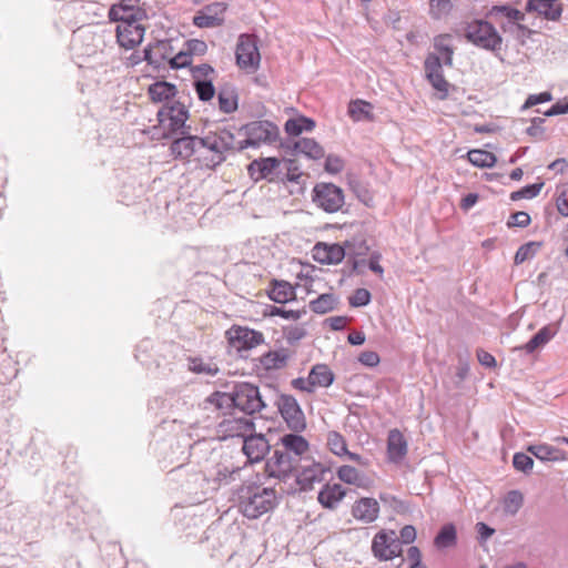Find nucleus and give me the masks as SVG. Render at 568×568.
I'll use <instances>...</instances> for the list:
<instances>
[{
  "label": "nucleus",
  "mask_w": 568,
  "mask_h": 568,
  "mask_svg": "<svg viewBox=\"0 0 568 568\" xmlns=\"http://www.w3.org/2000/svg\"><path fill=\"white\" fill-rule=\"evenodd\" d=\"M276 491L262 486H246L242 489L240 507L245 517L255 519L276 506Z\"/></svg>",
  "instance_id": "obj_1"
},
{
  "label": "nucleus",
  "mask_w": 568,
  "mask_h": 568,
  "mask_svg": "<svg viewBox=\"0 0 568 568\" xmlns=\"http://www.w3.org/2000/svg\"><path fill=\"white\" fill-rule=\"evenodd\" d=\"M240 132L245 139L239 141L237 151L272 144L276 142L280 136L277 125L266 120L250 122L243 125Z\"/></svg>",
  "instance_id": "obj_2"
},
{
  "label": "nucleus",
  "mask_w": 568,
  "mask_h": 568,
  "mask_svg": "<svg viewBox=\"0 0 568 568\" xmlns=\"http://www.w3.org/2000/svg\"><path fill=\"white\" fill-rule=\"evenodd\" d=\"M466 39L478 48L487 51H499L503 45V38L491 22L475 20L466 27Z\"/></svg>",
  "instance_id": "obj_3"
},
{
  "label": "nucleus",
  "mask_w": 568,
  "mask_h": 568,
  "mask_svg": "<svg viewBox=\"0 0 568 568\" xmlns=\"http://www.w3.org/2000/svg\"><path fill=\"white\" fill-rule=\"evenodd\" d=\"M487 18L498 24L505 33L515 34L525 30L521 24L525 13L509 4L491 7L487 12Z\"/></svg>",
  "instance_id": "obj_4"
},
{
  "label": "nucleus",
  "mask_w": 568,
  "mask_h": 568,
  "mask_svg": "<svg viewBox=\"0 0 568 568\" xmlns=\"http://www.w3.org/2000/svg\"><path fill=\"white\" fill-rule=\"evenodd\" d=\"M312 200L317 207L327 213L338 212L345 203L343 190L333 183L324 182L314 186Z\"/></svg>",
  "instance_id": "obj_5"
},
{
  "label": "nucleus",
  "mask_w": 568,
  "mask_h": 568,
  "mask_svg": "<svg viewBox=\"0 0 568 568\" xmlns=\"http://www.w3.org/2000/svg\"><path fill=\"white\" fill-rule=\"evenodd\" d=\"M110 20L118 22L116 39L120 47L129 50L135 48L142 42L145 32V20H136L135 18Z\"/></svg>",
  "instance_id": "obj_6"
},
{
  "label": "nucleus",
  "mask_w": 568,
  "mask_h": 568,
  "mask_svg": "<svg viewBox=\"0 0 568 568\" xmlns=\"http://www.w3.org/2000/svg\"><path fill=\"white\" fill-rule=\"evenodd\" d=\"M255 429L253 418L246 415L230 414L216 426V435L224 440L233 437L244 438Z\"/></svg>",
  "instance_id": "obj_7"
},
{
  "label": "nucleus",
  "mask_w": 568,
  "mask_h": 568,
  "mask_svg": "<svg viewBox=\"0 0 568 568\" xmlns=\"http://www.w3.org/2000/svg\"><path fill=\"white\" fill-rule=\"evenodd\" d=\"M234 407L240 409L243 415L250 416L262 410L265 404L262 400L260 390L256 386L242 383L234 387Z\"/></svg>",
  "instance_id": "obj_8"
},
{
  "label": "nucleus",
  "mask_w": 568,
  "mask_h": 568,
  "mask_svg": "<svg viewBox=\"0 0 568 568\" xmlns=\"http://www.w3.org/2000/svg\"><path fill=\"white\" fill-rule=\"evenodd\" d=\"M158 118L163 129L169 131V134H184L185 122L189 118L186 108L180 103L164 105L159 112Z\"/></svg>",
  "instance_id": "obj_9"
},
{
  "label": "nucleus",
  "mask_w": 568,
  "mask_h": 568,
  "mask_svg": "<svg viewBox=\"0 0 568 568\" xmlns=\"http://www.w3.org/2000/svg\"><path fill=\"white\" fill-rule=\"evenodd\" d=\"M236 63L241 69L255 71L260 67L261 54L256 39L251 34H241L236 43Z\"/></svg>",
  "instance_id": "obj_10"
},
{
  "label": "nucleus",
  "mask_w": 568,
  "mask_h": 568,
  "mask_svg": "<svg viewBox=\"0 0 568 568\" xmlns=\"http://www.w3.org/2000/svg\"><path fill=\"white\" fill-rule=\"evenodd\" d=\"M281 416L290 429L302 432L306 427V420L303 410L297 400L292 395L282 394L276 400Z\"/></svg>",
  "instance_id": "obj_11"
},
{
  "label": "nucleus",
  "mask_w": 568,
  "mask_h": 568,
  "mask_svg": "<svg viewBox=\"0 0 568 568\" xmlns=\"http://www.w3.org/2000/svg\"><path fill=\"white\" fill-rule=\"evenodd\" d=\"M202 145L203 150L206 149L215 153L216 164H219L224 161V152L231 150L237 151L239 141L235 140L231 131L221 129L202 138Z\"/></svg>",
  "instance_id": "obj_12"
},
{
  "label": "nucleus",
  "mask_w": 568,
  "mask_h": 568,
  "mask_svg": "<svg viewBox=\"0 0 568 568\" xmlns=\"http://www.w3.org/2000/svg\"><path fill=\"white\" fill-rule=\"evenodd\" d=\"M297 467V459L288 453L276 449L266 460L265 473L268 477L286 480Z\"/></svg>",
  "instance_id": "obj_13"
},
{
  "label": "nucleus",
  "mask_w": 568,
  "mask_h": 568,
  "mask_svg": "<svg viewBox=\"0 0 568 568\" xmlns=\"http://www.w3.org/2000/svg\"><path fill=\"white\" fill-rule=\"evenodd\" d=\"M226 334L230 345L239 352L254 348L264 342L261 332L248 327L233 326Z\"/></svg>",
  "instance_id": "obj_14"
},
{
  "label": "nucleus",
  "mask_w": 568,
  "mask_h": 568,
  "mask_svg": "<svg viewBox=\"0 0 568 568\" xmlns=\"http://www.w3.org/2000/svg\"><path fill=\"white\" fill-rule=\"evenodd\" d=\"M372 549L381 560H390L400 555L402 544L394 531L378 532L373 539Z\"/></svg>",
  "instance_id": "obj_15"
},
{
  "label": "nucleus",
  "mask_w": 568,
  "mask_h": 568,
  "mask_svg": "<svg viewBox=\"0 0 568 568\" xmlns=\"http://www.w3.org/2000/svg\"><path fill=\"white\" fill-rule=\"evenodd\" d=\"M326 471V468L321 463L305 460L296 476L300 489L303 491L312 490L315 484L324 481Z\"/></svg>",
  "instance_id": "obj_16"
},
{
  "label": "nucleus",
  "mask_w": 568,
  "mask_h": 568,
  "mask_svg": "<svg viewBox=\"0 0 568 568\" xmlns=\"http://www.w3.org/2000/svg\"><path fill=\"white\" fill-rule=\"evenodd\" d=\"M270 448L267 439L261 434L251 433L243 438L242 450L251 463L263 460Z\"/></svg>",
  "instance_id": "obj_17"
},
{
  "label": "nucleus",
  "mask_w": 568,
  "mask_h": 568,
  "mask_svg": "<svg viewBox=\"0 0 568 568\" xmlns=\"http://www.w3.org/2000/svg\"><path fill=\"white\" fill-rule=\"evenodd\" d=\"M226 10L224 3L215 2L204 7L193 18L194 26L199 28H215L223 24V13Z\"/></svg>",
  "instance_id": "obj_18"
},
{
  "label": "nucleus",
  "mask_w": 568,
  "mask_h": 568,
  "mask_svg": "<svg viewBox=\"0 0 568 568\" xmlns=\"http://www.w3.org/2000/svg\"><path fill=\"white\" fill-rule=\"evenodd\" d=\"M110 19H136L146 20V11L140 7V0H120L119 3L113 4L109 10Z\"/></svg>",
  "instance_id": "obj_19"
},
{
  "label": "nucleus",
  "mask_w": 568,
  "mask_h": 568,
  "mask_svg": "<svg viewBox=\"0 0 568 568\" xmlns=\"http://www.w3.org/2000/svg\"><path fill=\"white\" fill-rule=\"evenodd\" d=\"M171 153L182 160L190 159L192 155L203 150L202 138L195 135H186L175 139L171 146Z\"/></svg>",
  "instance_id": "obj_20"
},
{
  "label": "nucleus",
  "mask_w": 568,
  "mask_h": 568,
  "mask_svg": "<svg viewBox=\"0 0 568 568\" xmlns=\"http://www.w3.org/2000/svg\"><path fill=\"white\" fill-rule=\"evenodd\" d=\"M280 166L277 158H262L252 161L247 166V172L254 181L273 180L276 169Z\"/></svg>",
  "instance_id": "obj_21"
},
{
  "label": "nucleus",
  "mask_w": 568,
  "mask_h": 568,
  "mask_svg": "<svg viewBox=\"0 0 568 568\" xmlns=\"http://www.w3.org/2000/svg\"><path fill=\"white\" fill-rule=\"evenodd\" d=\"M379 514V504L376 499L364 497L355 501L352 507V515L355 519L365 524L375 521Z\"/></svg>",
  "instance_id": "obj_22"
},
{
  "label": "nucleus",
  "mask_w": 568,
  "mask_h": 568,
  "mask_svg": "<svg viewBox=\"0 0 568 568\" xmlns=\"http://www.w3.org/2000/svg\"><path fill=\"white\" fill-rule=\"evenodd\" d=\"M313 256L321 264H338L345 257V251L339 244L317 243Z\"/></svg>",
  "instance_id": "obj_23"
},
{
  "label": "nucleus",
  "mask_w": 568,
  "mask_h": 568,
  "mask_svg": "<svg viewBox=\"0 0 568 568\" xmlns=\"http://www.w3.org/2000/svg\"><path fill=\"white\" fill-rule=\"evenodd\" d=\"M346 496V489L339 484H325L318 491L317 500L326 509H336Z\"/></svg>",
  "instance_id": "obj_24"
},
{
  "label": "nucleus",
  "mask_w": 568,
  "mask_h": 568,
  "mask_svg": "<svg viewBox=\"0 0 568 568\" xmlns=\"http://www.w3.org/2000/svg\"><path fill=\"white\" fill-rule=\"evenodd\" d=\"M528 11H537L548 20L557 21L562 12L559 0H529L526 6Z\"/></svg>",
  "instance_id": "obj_25"
},
{
  "label": "nucleus",
  "mask_w": 568,
  "mask_h": 568,
  "mask_svg": "<svg viewBox=\"0 0 568 568\" xmlns=\"http://www.w3.org/2000/svg\"><path fill=\"white\" fill-rule=\"evenodd\" d=\"M337 477L341 481L354 485L358 488L368 489L373 485V480L349 465H343L337 469Z\"/></svg>",
  "instance_id": "obj_26"
},
{
  "label": "nucleus",
  "mask_w": 568,
  "mask_h": 568,
  "mask_svg": "<svg viewBox=\"0 0 568 568\" xmlns=\"http://www.w3.org/2000/svg\"><path fill=\"white\" fill-rule=\"evenodd\" d=\"M387 454L389 460L393 463L402 462L407 454V442L397 429H393L388 434Z\"/></svg>",
  "instance_id": "obj_27"
},
{
  "label": "nucleus",
  "mask_w": 568,
  "mask_h": 568,
  "mask_svg": "<svg viewBox=\"0 0 568 568\" xmlns=\"http://www.w3.org/2000/svg\"><path fill=\"white\" fill-rule=\"evenodd\" d=\"M556 334L557 329L554 326L546 325L540 328L526 344L517 347L516 349L525 351L527 354H532L542 348Z\"/></svg>",
  "instance_id": "obj_28"
},
{
  "label": "nucleus",
  "mask_w": 568,
  "mask_h": 568,
  "mask_svg": "<svg viewBox=\"0 0 568 568\" xmlns=\"http://www.w3.org/2000/svg\"><path fill=\"white\" fill-rule=\"evenodd\" d=\"M527 450L541 462H561L566 459L565 452L548 444L530 445Z\"/></svg>",
  "instance_id": "obj_29"
},
{
  "label": "nucleus",
  "mask_w": 568,
  "mask_h": 568,
  "mask_svg": "<svg viewBox=\"0 0 568 568\" xmlns=\"http://www.w3.org/2000/svg\"><path fill=\"white\" fill-rule=\"evenodd\" d=\"M281 443L285 448L284 453L291 454L293 457L297 459V462L300 460L298 457H301L308 450L307 440L303 436L297 434L284 435L281 438Z\"/></svg>",
  "instance_id": "obj_30"
},
{
  "label": "nucleus",
  "mask_w": 568,
  "mask_h": 568,
  "mask_svg": "<svg viewBox=\"0 0 568 568\" xmlns=\"http://www.w3.org/2000/svg\"><path fill=\"white\" fill-rule=\"evenodd\" d=\"M268 297L278 304L295 300V287L285 281H274L268 292Z\"/></svg>",
  "instance_id": "obj_31"
},
{
  "label": "nucleus",
  "mask_w": 568,
  "mask_h": 568,
  "mask_svg": "<svg viewBox=\"0 0 568 568\" xmlns=\"http://www.w3.org/2000/svg\"><path fill=\"white\" fill-rule=\"evenodd\" d=\"M311 383L315 388L317 387H328L334 382V373L326 364H316L312 367L308 373Z\"/></svg>",
  "instance_id": "obj_32"
},
{
  "label": "nucleus",
  "mask_w": 568,
  "mask_h": 568,
  "mask_svg": "<svg viewBox=\"0 0 568 568\" xmlns=\"http://www.w3.org/2000/svg\"><path fill=\"white\" fill-rule=\"evenodd\" d=\"M296 153L304 154L305 156L318 160L324 156V149L313 139L302 138L294 143Z\"/></svg>",
  "instance_id": "obj_33"
},
{
  "label": "nucleus",
  "mask_w": 568,
  "mask_h": 568,
  "mask_svg": "<svg viewBox=\"0 0 568 568\" xmlns=\"http://www.w3.org/2000/svg\"><path fill=\"white\" fill-rule=\"evenodd\" d=\"M434 47L440 54V59L445 65L450 67L453 64L454 49L452 45V37L449 34H440L434 39Z\"/></svg>",
  "instance_id": "obj_34"
},
{
  "label": "nucleus",
  "mask_w": 568,
  "mask_h": 568,
  "mask_svg": "<svg viewBox=\"0 0 568 568\" xmlns=\"http://www.w3.org/2000/svg\"><path fill=\"white\" fill-rule=\"evenodd\" d=\"M176 93L175 85L168 82H155L149 88V94L153 101H165Z\"/></svg>",
  "instance_id": "obj_35"
},
{
  "label": "nucleus",
  "mask_w": 568,
  "mask_h": 568,
  "mask_svg": "<svg viewBox=\"0 0 568 568\" xmlns=\"http://www.w3.org/2000/svg\"><path fill=\"white\" fill-rule=\"evenodd\" d=\"M457 540L456 528L453 524H447L442 527L435 537V546L438 549H445L455 546Z\"/></svg>",
  "instance_id": "obj_36"
},
{
  "label": "nucleus",
  "mask_w": 568,
  "mask_h": 568,
  "mask_svg": "<svg viewBox=\"0 0 568 568\" xmlns=\"http://www.w3.org/2000/svg\"><path fill=\"white\" fill-rule=\"evenodd\" d=\"M337 298L334 294H322L310 302V308L316 314H325L335 308Z\"/></svg>",
  "instance_id": "obj_37"
},
{
  "label": "nucleus",
  "mask_w": 568,
  "mask_h": 568,
  "mask_svg": "<svg viewBox=\"0 0 568 568\" xmlns=\"http://www.w3.org/2000/svg\"><path fill=\"white\" fill-rule=\"evenodd\" d=\"M314 128L315 122L312 119L305 116L290 119L285 123V131L290 135H298L304 131H312Z\"/></svg>",
  "instance_id": "obj_38"
},
{
  "label": "nucleus",
  "mask_w": 568,
  "mask_h": 568,
  "mask_svg": "<svg viewBox=\"0 0 568 568\" xmlns=\"http://www.w3.org/2000/svg\"><path fill=\"white\" fill-rule=\"evenodd\" d=\"M467 156L469 162L478 168H491L496 163V156L485 150H470Z\"/></svg>",
  "instance_id": "obj_39"
},
{
  "label": "nucleus",
  "mask_w": 568,
  "mask_h": 568,
  "mask_svg": "<svg viewBox=\"0 0 568 568\" xmlns=\"http://www.w3.org/2000/svg\"><path fill=\"white\" fill-rule=\"evenodd\" d=\"M287 355L283 351L268 352L263 355L261 363L265 369H278L286 365Z\"/></svg>",
  "instance_id": "obj_40"
},
{
  "label": "nucleus",
  "mask_w": 568,
  "mask_h": 568,
  "mask_svg": "<svg viewBox=\"0 0 568 568\" xmlns=\"http://www.w3.org/2000/svg\"><path fill=\"white\" fill-rule=\"evenodd\" d=\"M327 446L329 450L336 456L345 457L346 454H348L346 440L337 432H329L327 434Z\"/></svg>",
  "instance_id": "obj_41"
},
{
  "label": "nucleus",
  "mask_w": 568,
  "mask_h": 568,
  "mask_svg": "<svg viewBox=\"0 0 568 568\" xmlns=\"http://www.w3.org/2000/svg\"><path fill=\"white\" fill-rule=\"evenodd\" d=\"M219 108L224 113H232L237 109V95L233 90H221L219 92Z\"/></svg>",
  "instance_id": "obj_42"
},
{
  "label": "nucleus",
  "mask_w": 568,
  "mask_h": 568,
  "mask_svg": "<svg viewBox=\"0 0 568 568\" xmlns=\"http://www.w3.org/2000/svg\"><path fill=\"white\" fill-rule=\"evenodd\" d=\"M540 247L541 243L539 242H528L523 244L515 254V264H523L524 262L531 260Z\"/></svg>",
  "instance_id": "obj_43"
},
{
  "label": "nucleus",
  "mask_w": 568,
  "mask_h": 568,
  "mask_svg": "<svg viewBox=\"0 0 568 568\" xmlns=\"http://www.w3.org/2000/svg\"><path fill=\"white\" fill-rule=\"evenodd\" d=\"M524 496L519 490H510L504 500V510L506 514L515 515L521 508Z\"/></svg>",
  "instance_id": "obj_44"
},
{
  "label": "nucleus",
  "mask_w": 568,
  "mask_h": 568,
  "mask_svg": "<svg viewBox=\"0 0 568 568\" xmlns=\"http://www.w3.org/2000/svg\"><path fill=\"white\" fill-rule=\"evenodd\" d=\"M371 104L356 100L349 103L348 113L354 121H362L369 116Z\"/></svg>",
  "instance_id": "obj_45"
},
{
  "label": "nucleus",
  "mask_w": 568,
  "mask_h": 568,
  "mask_svg": "<svg viewBox=\"0 0 568 568\" xmlns=\"http://www.w3.org/2000/svg\"><path fill=\"white\" fill-rule=\"evenodd\" d=\"M189 368L196 374H205L209 376H214L219 372V368L215 364L205 363L200 358L190 359Z\"/></svg>",
  "instance_id": "obj_46"
},
{
  "label": "nucleus",
  "mask_w": 568,
  "mask_h": 568,
  "mask_svg": "<svg viewBox=\"0 0 568 568\" xmlns=\"http://www.w3.org/2000/svg\"><path fill=\"white\" fill-rule=\"evenodd\" d=\"M542 186H544L542 182L530 184V185H526L523 189H520V190H518L516 192H513L510 194V199L514 200V201H517V200H520V199H532V197L537 196L540 193Z\"/></svg>",
  "instance_id": "obj_47"
},
{
  "label": "nucleus",
  "mask_w": 568,
  "mask_h": 568,
  "mask_svg": "<svg viewBox=\"0 0 568 568\" xmlns=\"http://www.w3.org/2000/svg\"><path fill=\"white\" fill-rule=\"evenodd\" d=\"M283 334L286 341L293 344L306 335V329L303 325H287L283 327Z\"/></svg>",
  "instance_id": "obj_48"
},
{
  "label": "nucleus",
  "mask_w": 568,
  "mask_h": 568,
  "mask_svg": "<svg viewBox=\"0 0 568 568\" xmlns=\"http://www.w3.org/2000/svg\"><path fill=\"white\" fill-rule=\"evenodd\" d=\"M433 88L440 93V99H444L448 93V82L445 80L443 72L426 75Z\"/></svg>",
  "instance_id": "obj_49"
},
{
  "label": "nucleus",
  "mask_w": 568,
  "mask_h": 568,
  "mask_svg": "<svg viewBox=\"0 0 568 568\" xmlns=\"http://www.w3.org/2000/svg\"><path fill=\"white\" fill-rule=\"evenodd\" d=\"M305 314H306L305 310L287 311L283 307H277V306H271V308H270L271 316H281V317H284V318L291 320V321H298Z\"/></svg>",
  "instance_id": "obj_50"
},
{
  "label": "nucleus",
  "mask_w": 568,
  "mask_h": 568,
  "mask_svg": "<svg viewBox=\"0 0 568 568\" xmlns=\"http://www.w3.org/2000/svg\"><path fill=\"white\" fill-rule=\"evenodd\" d=\"M513 465L517 470L528 473L534 466V460L525 453H516L513 458Z\"/></svg>",
  "instance_id": "obj_51"
},
{
  "label": "nucleus",
  "mask_w": 568,
  "mask_h": 568,
  "mask_svg": "<svg viewBox=\"0 0 568 568\" xmlns=\"http://www.w3.org/2000/svg\"><path fill=\"white\" fill-rule=\"evenodd\" d=\"M353 307L365 306L371 302V293L366 288H357L348 298Z\"/></svg>",
  "instance_id": "obj_52"
},
{
  "label": "nucleus",
  "mask_w": 568,
  "mask_h": 568,
  "mask_svg": "<svg viewBox=\"0 0 568 568\" xmlns=\"http://www.w3.org/2000/svg\"><path fill=\"white\" fill-rule=\"evenodd\" d=\"M235 474L234 468H230L227 465L217 464L214 474H212V479L219 484L227 483L232 475Z\"/></svg>",
  "instance_id": "obj_53"
},
{
  "label": "nucleus",
  "mask_w": 568,
  "mask_h": 568,
  "mask_svg": "<svg viewBox=\"0 0 568 568\" xmlns=\"http://www.w3.org/2000/svg\"><path fill=\"white\" fill-rule=\"evenodd\" d=\"M195 89L199 98L202 101H209L214 97L215 89L211 81H197Z\"/></svg>",
  "instance_id": "obj_54"
},
{
  "label": "nucleus",
  "mask_w": 568,
  "mask_h": 568,
  "mask_svg": "<svg viewBox=\"0 0 568 568\" xmlns=\"http://www.w3.org/2000/svg\"><path fill=\"white\" fill-rule=\"evenodd\" d=\"M210 402L219 408L234 406V393H214Z\"/></svg>",
  "instance_id": "obj_55"
},
{
  "label": "nucleus",
  "mask_w": 568,
  "mask_h": 568,
  "mask_svg": "<svg viewBox=\"0 0 568 568\" xmlns=\"http://www.w3.org/2000/svg\"><path fill=\"white\" fill-rule=\"evenodd\" d=\"M449 0H430V13L434 18L438 19L450 10Z\"/></svg>",
  "instance_id": "obj_56"
},
{
  "label": "nucleus",
  "mask_w": 568,
  "mask_h": 568,
  "mask_svg": "<svg viewBox=\"0 0 568 568\" xmlns=\"http://www.w3.org/2000/svg\"><path fill=\"white\" fill-rule=\"evenodd\" d=\"M344 169V161L337 155H327L325 160V171L331 174H337Z\"/></svg>",
  "instance_id": "obj_57"
},
{
  "label": "nucleus",
  "mask_w": 568,
  "mask_h": 568,
  "mask_svg": "<svg viewBox=\"0 0 568 568\" xmlns=\"http://www.w3.org/2000/svg\"><path fill=\"white\" fill-rule=\"evenodd\" d=\"M440 57L436 54H429L425 60V72L426 75L443 72Z\"/></svg>",
  "instance_id": "obj_58"
},
{
  "label": "nucleus",
  "mask_w": 568,
  "mask_h": 568,
  "mask_svg": "<svg viewBox=\"0 0 568 568\" xmlns=\"http://www.w3.org/2000/svg\"><path fill=\"white\" fill-rule=\"evenodd\" d=\"M530 223V215L527 212L519 211L510 215L507 222L508 226L526 227Z\"/></svg>",
  "instance_id": "obj_59"
},
{
  "label": "nucleus",
  "mask_w": 568,
  "mask_h": 568,
  "mask_svg": "<svg viewBox=\"0 0 568 568\" xmlns=\"http://www.w3.org/2000/svg\"><path fill=\"white\" fill-rule=\"evenodd\" d=\"M552 95L549 92H541L539 94H531L525 102L524 108H530L532 105L551 101Z\"/></svg>",
  "instance_id": "obj_60"
},
{
  "label": "nucleus",
  "mask_w": 568,
  "mask_h": 568,
  "mask_svg": "<svg viewBox=\"0 0 568 568\" xmlns=\"http://www.w3.org/2000/svg\"><path fill=\"white\" fill-rule=\"evenodd\" d=\"M358 361L363 365H366V366H369V367H374V366L378 365L379 356H378V354L376 352L365 351V352H363L359 355Z\"/></svg>",
  "instance_id": "obj_61"
},
{
  "label": "nucleus",
  "mask_w": 568,
  "mask_h": 568,
  "mask_svg": "<svg viewBox=\"0 0 568 568\" xmlns=\"http://www.w3.org/2000/svg\"><path fill=\"white\" fill-rule=\"evenodd\" d=\"M292 385L295 389L306 392V393H313L315 389L311 383L310 376L306 378L298 377L292 381Z\"/></svg>",
  "instance_id": "obj_62"
},
{
  "label": "nucleus",
  "mask_w": 568,
  "mask_h": 568,
  "mask_svg": "<svg viewBox=\"0 0 568 568\" xmlns=\"http://www.w3.org/2000/svg\"><path fill=\"white\" fill-rule=\"evenodd\" d=\"M476 531L478 534L479 541L485 542L488 538H490L494 535L495 529L490 528L485 523H477Z\"/></svg>",
  "instance_id": "obj_63"
},
{
  "label": "nucleus",
  "mask_w": 568,
  "mask_h": 568,
  "mask_svg": "<svg viewBox=\"0 0 568 568\" xmlns=\"http://www.w3.org/2000/svg\"><path fill=\"white\" fill-rule=\"evenodd\" d=\"M568 113V100L555 103L548 111L545 112L546 116H554L558 114Z\"/></svg>",
  "instance_id": "obj_64"
}]
</instances>
